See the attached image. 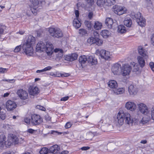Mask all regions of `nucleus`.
<instances>
[{"instance_id":"40","label":"nucleus","mask_w":154,"mask_h":154,"mask_svg":"<svg viewBox=\"0 0 154 154\" xmlns=\"http://www.w3.org/2000/svg\"><path fill=\"white\" fill-rule=\"evenodd\" d=\"M30 2L33 6L35 7L38 6L39 3H41L42 1L41 0H30Z\"/></svg>"},{"instance_id":"27","label":"nucleus","mask_w":154,"mask_h":154,"mask_svg":"<svg viewBox=\"0 0 154 154\" xmlns=\"http://www.w3.org/2000/svg\"><path fill=\"white\" fill-rule=\"evenodd\" d=\"M111 32L105 29L102 31L100 32L101 35L104 38H107L110 35Z\"/></svg>"},{"instance_id":"42","label":"nucleus","mask_w":154,"mask_h":154,"mask_svg":"<svg viewBox=\"0 0 154 154\" xmlns=\"http://www.w3.org/2000/svg\"><path fill=\"white\" fill-rule=\"evenodd\" d=\"M107 121L108 122L106 123H105V121H104L105 124V127H107L108 130H111L112 127V126L110 124L111 121L109 119H107Z\"/></svg>"},{"instance_id":"45","label":"nucleus","mask_w":154,"mask_h":154,"mask_svg":"<svg viewBox=\"0 0 154 154\" xmlns=\"http://www.w3.org/2000/svg\"><path fill=\"white\" fill-rule=\"evenodd\" d=\"M38 6L34 7L33 6V8H31L32 13L34 15H36L37 14L38 10L37 9Z\"/></svg>"},{"instance_id":"34","label":"nucleus","mask_w":154,"mask_h":154,"mask_svg":"<svg viewBox=\"0 0 154 154\" xmlns=\"http://www.w3.org/2000/svg\"><path fill=\"white\" fill-rule=\"evenodd\" d=\"M105 5L106 8L107 6H110L116 3V0H105Z\"/></svg>"},{"instance_id":"58","label":"nucleus","mask_w":154,"mask_h":154,"mask_svg":"<svg viewBox=\"0 0 154 154\" xmlns=\"http://www.w3.org/2000/svg\"><path fill=\"white\" fill-rule=\"evenodd\" d=\"M151 118L154 120V106L151 109Z\"/></svg>"},{"instance_id":"43","label":"nucleus","mask_w":154,"mask_h":154,"mask_svg":"<svg viewBox=\"0 0 154 154\" xmlns=\"http://www.w3.org/2000/svg\"><path fill=\"white\" fill-rule=\"evenodd\" d=\"M48 151L50 153L49 149V150L48 149L46 148H42L39 152L40 154H47Z\"/></svg>"},{"instance_id":"22","label":"nucleus","mask_w":154,"mask_h":154,"mask_svg":"<svg viewBox=\"0 0 154 154\" xmlns=\"http://www.w3.org/2000/svg\"><path fill=\"white\" fill-rule=\"evenodd\" d=\"M56 57L60 59L62 58L63 55V50L60 48H56L54 50Z\"/></svg>"},{"instance_id":"60","label":"nucleus","mask_w":154,"mask_h":154,"mask_svg":"<svg viewBox=\"0 0 154 154\" xmlns=\"http://www.w3.org/2000/svg\"><path fill=\"white\" fill-rule=\"evenodd\" d=\"M93 16V13L91 12H90L88 14V17L91 20Z\"/></svg>"},{"instance_id":"28","label":"nucleus","mask_w":154,"mask_h":154,"mask_svg":"<svg viewBox=\"0 0 154 154\" xmlns=\"http://www.w3.org/2000/svg\"><path fill=\"white\" fill-rule=\"evenodd\" d=\"M73 25L76 29H78L80 27L81 25V23L78 19L75 18L73 20Z\"/></svg>"},{"instance_id":"33","label":"nucleus","mask_w":154,"mask_h":154,"mask_svg":"<svg viewBox=\"0 0 154 154\" xmlns=\"http://www.w3.org/2000/svg\"><path fill=\"white\" fill-rule=\"evenodd\" d=\"M114 93L116 94H121L125 92V89L123 88H119L118 89L115 88L113 90Z\"/></svg>"},{"instance_id":"26","label":"nucleus","mask_w":154,"mask_h":154,"mask_svg":"<svg viewBox=\"0 0 154 154\" xmlns=\"http://www.w3.org/2000/svg\"><path fill=\"white\" fill-rule=\"evenodd\" d=\"M6 140V137L5 135L2 134L0 135V146L3 148L4 147Z\"/></svg>"},{"instance_id":"4","label":"nucleus","mask_w":154,"mask_h":154,"mask_svg":"<svg viewBox=\"0 0 154 154\" xmlns=\"http://www.w3.org/2000/svg\"><path fill=\"white\" fill-rule=\"evenodd\" d=\"M48 31L50 35L54 38H60L63 36L62 31L57 28H50L49 29Z\"/></svg>"},{"instance_id":"59","label":"nucleus","mask_w":154,"mask_h":154,"mask_svg":"<svg viewBox=\"0 0 154 154\" xmlns=\"http://www.w3.org/2000/svg\"><path fill=\"white\" fill-rule=\"evenodd\" d=\"M52 68V67L51 66H48L46 67L44 69V71L45 72L51 70Z\"/></svg>"},{"instance_id":"38","label":"nucleus","mask_w":154,"mask_h":154,"mask_svg":"<svg viewBox=\"0 0 154 154\" xmlns=\"http://www.w3.org/2000/svg\"><path fill=\"white\" fill-rule=\"evenodd\" d=\"M102 26L101 23L98 21L95 22L94 25V28L96 30H99L101 29Z\"/></svg>"},{"instance_id":"21","label":"nucleus","mask_w":154,"mask_h":154,"mask_svg":"<svg viewBox=\"0 0 154 154\" xmlns=\"http://www.w3.org/2000/svg\"><path fill=\"white\" fill-rule=\"evenodd\" d=\"M87 61L91 65L96 64L97 63V60L93 56H88L87 57Z\"/></svg>"},{"instance_id":"19","label":"nucleus","mask_w":154,"mask_h":154,"mask_svg":"<svg viewBox=\"0 0 154 154\" xmlns=\"http://www.w3.org/2000/svg\"><path fill=\"white\" fill-rule=\"evenodd\" d=\"M128 92L131 95H135L137 92V89L135 85H130L128 88Z\"/></svg>"},{"instance_id":"36","label":"nucleus","mask_w":154,"mask_h":154,"mask_svg":"<svg viewBox=\"0 0 154 154\" xmlns=\"http://www.w3.org/2000/svg\"><path fill=\"white\" fill-rule=\"evenodd\" d=\"M118 32L121 33H123L126 32V30L125 26L122 25H119L118 28Z\"/></svg>"},{"instance_id":"52","label":"nucleus","mask_w":154,"mask_h":154,"mask_svg":"<svg viewBox=\"0 0 154 154\" xmlns=\"http://www.w3.org/2000/svg\"><path fill=\"white\" fill-rule=\"evenodd\" d=\"M72 125L70 122H69L66 123L65 127L66 128H68L71 127Z\"/></svg>"},{"instance_id":"51","label":"nucleus","mask_w":154,"mask_h":154,"mask_svg":"<svg viewBox=\"0 0 154 154\" xmlns=\"http://www.w3.org/2000/svg\"><path fill=\"white\" fill-rule=\"evenodd\" d=\"M22 45H21L17 46L15 48V49H14V51L15 52H19L20 51V48L21 47L22 48Z\"/></svg>"},{"instance_id":"47","label":"nucleus","mask_w":154,"mask_h":154,"mask_svg":"<svg viewBox=\"0 0 154 154\" xmlns=\"http://www.w3.org/2000/svg\"><path fill=\"white\" fill-rule=\"evenodd\" d=\"M87 32V31L84 29H81L79 30V33L82 35H85Z\"/></svg>"},{"instance_id":"24","label":"nucleus","mask_w":154,"mask_h":154,"mask_svg":"<svg viewBox=\"0 0 154 154\" xmlns=\"http://www.w3.org/2000/svg\"><path fill=\"white\" fill-rule=\"evenodd\" d=\"M124 25L127 27H130L131 26L132 24V21L131 19L128 17L125 18L124 21Z\"/></svg>"},{"instance_id":"10","label":"nucleus","mask_w":154,"mask_h":154,"mask_svg":"<svg viewBox=\"0 0 154 154\" xmlns=\"http://www.w3.org/2000/svg\"><path fill=\"white\" fill-rule=\"evenodd\" d=\"M131 70V66L128 64H125L122 66L121 74L124 76L129 75Z\"/></svg>"},{"instance_id":"3","label":"nucleus","mask_w":154,"mask_h":154,"mask_svg":"<svg viewBox=\"0 0 154 154\" xmlns=\"http://www.w3.org/2000/svg\"><path fill=\"white\" fill-rule=\"evenodd\" d=\"M131 17L134 20H135L138 25L141 26H144L145 25V20L142 16L141 13L138 12L137 13L134 12L131 14Z\"/></svg>"},{"instance_id":"30","label":"nucleus","mask_w":154,"mask_h":154,"mask_svg":"<svg viewBox=\"0 0 154 154\" xmlns=\"http://www.w3.org/2000/svg\"><path fill=\"white\" fill-rule=\"evenodd\" d=\"M109 86L113 89L116 88L118 86V85L116 81L112 80L109 81L108 83Z\"/></svg>"},{"instance_id":"18","label":"nucleus","mask_w":154,"mask_h":154,"mask_svg":"<svg viewBox=\"0 0 154 154\" xmlns=\"http://www.w3.org/2000/svg\"><path fill=\"white\" fill-rule=\"evenodd\" d=\"M77 57L78 55L75 53L66 55L64 56V59L66 60L70 61H72L76 60L77 59Z\"/></svg>"},{"instance_id":"8","label":"nucleus","mask_w":154,"mask_h":154,"mask_svg":"<svg viewBox=\"0 0 154 154\" xmlns=\"http://www.w3.org/2000/svg\"><path fill=\"white\" fill-rule=\"evenodd\" d=\"M99 53L100 57L103 59L108 60L110 58L111 54L108 51H106L104 50H101L100 51L99 50H97L96 53L97 54Z\"/></svg>"},{"instance_id":"44","label":"nucleus","mask_w":154,"mask_h":154,"mask_svg":"<svg viewBox=\"0 0 154 154\" xmlns=\"http://www.w3.org/2000/svg\"><path fill=\"white\" fill-rule=\"evenodd\" d=\"M85 26L88 28L89 29H91V28L92 26L91 21H88L87 20H85Z\"/></svg>"},{"instance_id":"55","label":"nucleus","mask_w":154,"mask_h":154,"mask_svg":"<svg viewBox=\"0 0 154 154\" xmlns=\"http://www.w3.org/2000/svg\"><path fill=\"white\" fill-rule=\"evenodd\" d=\"M37 109H38L42 111H45V108L40 105H37L36 106Z\"/></svg>"},{"instance_id":"29","label":"nucleus","mask_w":154,"mask_h":154,"mask_svg":"<svg viewBox=\"0 0 154 154\" xmlns=\"http://www.w3.org/2000/svg\"><path fill=\"white\" fill-rule=\"evenodd\" d=\"M137 60L138 63L140 66L143 68L145 65V61L143 57L142 56H139L137 57Z\"/></svg>"},{"instance_id":"17","label":"nucleus","mask_w":154,"mask_h":154,"mask_svg":"<svg viewBox=\"0 0 154 154\" xmlns=\"http://www.w3.org/2000/svg\"><path fill=\"white\" fill-rule=\"evenodd\" d=\"M45 43L43 42L40 41L38 43L36 46V49L37 51L41 52L45 51Z\"/></svg>"},{"instance_id":"56","label":"nucleus","mask_w":154,"mask_h":154,"mask_svg":"<svg viewBox=\"0 0 154 154\" xmlns=\"http://www.w3.org/2000/svg\"><path fill=\"white\" fill-rule=\"evenodd\" d=\"M31 119L30 118L26 117L24 119V122L27 124H29L30 123Z\"/></svg>"},{"instance_id":"61","label":"nucleus","mask_w":154,"mask_h":154,"mask_svg":"<svg viewBox=\"0 0 154 154\" xmlns=\"http://www.w3.org/2000/svg\"><path fill=\"white\" fill-rule=\"evenodd\" d=\"M69 98V97H68V96L65 97H64L61 98V99L60 100L61 101H66Z\"/></svg>"},{"instance_id":"62","label":"nucleus","mask_w":154,"mask_h":154,"mask_svg":"<svg viewBox=\"0 0 154 154\" xmlns=\"http://www.w3.org/2000/svg\"><path fill=\"white\" fill-rule=\"evenodd\" d=\"M89 149L90 147L88 146H84L81 148V149L82 150H86Z\"/></svg>"},{"instance_id":"37","label":"nucleus","mask_w":154,"mask_h":154,"mask_svg":"<svg viewBox=\"0 0 154 154\" xmlns=\"http://www.w3.org/2000/svg\"><path fill=\"white\" fill-rule=\"evenodd\" d=\"M96 37H91L89 38L87 40L88 43L90 45L95 44L96 42Z\"/></svg>"},{"instance_id":"48","label":"nucleus","mask_w":154,"mask_h":154,"mask_svg":"<svg viewBox=\"0 0 154 154\" xmlns=\"http://www.w3.org/2000/svg\"><path fill=\"white\" fill-rule=\"evenodd\" d=\"M26 15L28 17L31 16L32 14V12L31 8H28L26 11Z\"/></svg>"},{"instance_id":"23","label":"nucleus","mask_w":154,"mask_h":154,"mask_svg":"<svg viewBox=\"0 0 154 154\" xmlns=\"http://www.w3.org/2000/svg\"><path fill=\"white\" fill-rule=\"evenodd\" d=\"M8 139L12 140V142L14 144H17L19 143V139L15 135L13 134H9Z\"/></svg>"},{"instance_id":"31","label":"nucleus","mask_w":154,"mask_h":154,"mask_svg":"<svg viewBox=\"0 0 154 154\" xmlns=\"http://www.w3.org/2000/svg\"><path fill=\"white\" fill-rule=\"evenodd\" d=\"M136 119H138V121L137 123H136V124H134V125H136V124H137L139 122V124L140 126H142L143 125L146 124L149 121V119H147L145 118H143L141 120L139 121V118L138 117H137V118H136V117L135 118Z\"/></svg>"},{"instance_id":"2","label":"nucleus","mask_w":154,"mask_h":154,"mask_svg":"<svg viewBox=\"0 0 154 154\" xmlns=\"http://www.w3.org/2000/svg\"><path fill=\"white\" fill-rule=\"evenodd\" d=\"M35 39L32 35H29L26 38V41L22 45V49L26 55L32 56L34 54L32 46L35 43Z\"/></svg>"},{"instance_id":"35","label":"nucleus","mask_w":154,"mask_h":154,"mask_svg":"<svg viewBox=\"0 0 154 154\" xmlns=\"http://www.w3.org/2000/svg\"><path fill=\"white\" fill-rule=\"evenodd\" d=\"M105 0H97V5L100 7L102 9L103 8H106V6L105 5Z\"/></svg>"},{"instance_id":"39","label":"nucleus","mask_w":154,"mask_h":154,"mask_svg":"<svg viewBox=\"0 0 154 154\" xmlns=\"http://www.w3.org/2000/svg\"><path fill=\"white\" fill-rule=\"evenodd\" d=\"M131 67H133V71L134 72H136L139 69V67L138 64L135 63L134 62L131 63Z\"/></svg>"},{"instance_id":"63","label":"nucleus","mask_w":154,"mask_h":154,"mask_svg":"<svg viewBox=\"0 0 154 154\" xmlns=\"http://www.w3.org/2000/svg\"><path fill=\"white\" fill-rule=\"evenodd\" d=\"M151 43L154 45V34H153L151 37Z\"/></svg>"},{"instance_id":"20","label":"nucleus","mask_w":154,"mask_h":154,"mask_svg":"<svg viewBox=\"0 0 154 154\" xmlns=\"http://www.w3.org/2000/svg\"><path fill=\"white\" fill-rule=\"evenodd\" d=\"M138 52L139 54L144 57L145 59L148 58V53L141 46H139L138 48Z\"/></svg>"},{"instance_id":"32","label":"nucleus","mask_w":154,"mask_h":154,"mask_svg":"<svg viewBox=\"0 0 154 154\" xmlns=\"http://www.w3.org/2000/svg\"><path fill=\"white\" fill-rule=\"evenodd\" d=\"M87 61V57L85 55L81 56L79 58V62L81 66H82V64H85Z\"/></svg>"},{"instance_id":"15","label":"nucleus","mask_w":154,"mask_h":154,"mask_svg":"<svg viewBox=\"0 0 154 154\" xmlns=\"http://www.w3.org/2000/svg\"><path fill=\"white\" fill-rule=\"evenodd\" d=\"M125 107L127 109L131 111H134L136 108L135 104L134 102L131 101L127 102L125 103Z\"/></svg>"},{"instance_id":"57","label":"nucleus","mask_w":154,"mask_h":154,"mask_svg":"<svg viewBox=\"0 0 154 154\" xmlns=\"http://www.w3.org/2000/svg\"><path fill=\"white\" fill-rule=\"evenodd\" d=\"M45 119L46 121H50L51 118L48 114H46L45 116Z\"/></svg>"},{"instance_id":"41","label":"nucleus","mask_w":154,"mask_h":154,"mask_svg":"<svg viewBox=\"0 0 154 154\" xmlns=\"http://www.w3.org/2000/svg\"><path fill=\"white\" fill-rule=\"evenodd\" d=\"M6 27L4 25H2L0 26V38H1V35L4 34L5 32H6L5 31L6 29Z\"/></svg>"},{"instance_id":"12","label":"nucleus","mask_w":154,"mask_h":154,"mask_svg":"<svg viewBox=\"0 0 154 154\" xmlns=\"http://www.w3.org/2000/svg\"><path fill=\"white\" fill-rule=\"evenodd\" d=\"M138 109L143 114L146 115L149 112V109L144 104L141 103L138 105Z\"/></svg>"},{"instance_id":"13","label":"nucleus","mask_w":154,"mask_h":154,"mask_svg":"<svg viewBox=\"0 0 154 154\" xmlns=\"http://www.w3.org/2000/svg\"><path fill=\"white\" fill-rule=\"evenodd\" d=\"M6 108L8 110L11 111L13 110L16 107V103L14 101L8 100L6 102Z\"/></svg>"},{"instance_id":"64","label":"nucleus","mask_w":154,"mask_h":154,"mask_svg":"<svg viewBox=\"0 0 154 154\" xmlns=\"http://www.w3.org/2000/svg\"><path fill=\"white\" fill-rule=\"evenodd\" d=\"M75 14L76 17V18L78 19L79 17V11L78 10H75Z\"/></svg>"},{"instance_id":"49","label":"nucleus","mask_w":154,"mask_h":154,"mask_svg":"<svg viewBox=\"0 0 154 154\" xmlns=\"http://www.w3.org/2000/svg\"><path fill=\"white\" fill-rule=\"evenodd\" d=\"M5 114L3 112H0V118L1 119L3 120L5 118Z\"/></svg>"},{"instance_id":"7","label":"nucleus","mask_w":154,"mask_h":154,"mask_svg":"<svg viewBox=\"0 0 154 154\" xmlns=\"http://www.w3.org/2000/svg\"><path fill=\"white\" fill-rule=\"evenodd\" d=\"M31 123L33 125H38L43 122V119L41 116L37 114H34L31 116Z\"/></svg>"},{"instance_id":"5","label":"nucleus","mask_w":154,"mask_h":154,"mask_svg":"<svg viewBox=\"0 0 154 154\" xmlns=\"http://www.w3.org/2000/svg\"><path fill=\"white\" fill-rule=\"evenodd\" d=\"M112 9L116 14L119 15L126 13L127 11L126 8L124 7L116 5L113 6Z\"/></svg>"},{"instance_id":"25","label":"nucleus","mask_w":154,"mask_h":154,"mask_svg":"<svg viewBox=\"0 0 154 154\" xmlns=\"http://www.w3.org/2000/svg\"><path fill=\"white\" fill-rule=\"evenodd\" d=\"M105 23L108 28L111 29L112 27V25L113 23V20L110 18H107L105 20Z\"/></svg>"},{"instance_id":"50","label":"nucleus","mask_w":154,"mask_h":154,"mask_svg":"<svg viewBox=\"0 0 154 154\" xmlns=\"http://www.w3.org/2000/svg\"><path fill=\"white\" fill-rule=\"evenodd\" d=\"M87 4L90 6H92L94 3V0H86Z\"/></svg>"},{"instance_id":"54","label":"nucleus","mask_w":154,"mask_h":154,"mask_svg":"<svg viewBox=\"0 0 154 154\" xmlns=\"http://www.w3.org/2000/svg\"><path fill=\"white\" fill-rule=\"evenodd\" d=\"M7 71V69L6 68H0V73H5Z\"/></svg>"},{"instance_id":"6","label":"nucleus","mask_w":154,"mask_h":154,"mask_svg":"<svg viewBox=\"0 0 154 154\" xmlns=\"http://www.w3.org/2000/svg\"><path fill=\"white\" fill-rule=\"evenodd\" d=\"M60 147L57 145H54L49 148L50 152L54 154H66L68 153L67 151H64L60 153Z\"/></svg>"},{"instance_id":"14","label":"nucleus","mask_w":154,"mask_h":154,"mask_svg":"<svg viewBox=\"0 0 154 154\" xmlns=\"http://www.w3.org/2000/svg\"><path fill=\"white\" fill-rule=\"evenodd\" d=\"M17 94L21 99L26 100L28 97L27 92L25 91L22 89L18 90L17 92Z\"/></svg>"},{"instance_id":"1","label":"nucleus","mask_w":154,"mask_h":154,"mask_svg":"<svg viewBox=\"0 0 154 154\" xmlns=\"http://www.w3.org/2000/svg\"><path fill=\"white\" fill-rule=\"evenodd\" d=\"M116 121L120 125H122L124 121L129 125H132L133 124L137 123L138 119H136L135 118L131 119L129 113L124 112L123 110H120L117 114Z\"/></svg>"},{"instance_id":"11","label":"nucleus","mask_w":154,"mask_h":154,"mask_svg":"<svg viewBox=\"0 0 154 154\" xmlns=\"http://www.w3.org/2000/svg\"><path fill=\"white\" fill-rule=\"evenodd\" d=\"M45 51L47 54L49 56L51 55L53 53V46L52 44L50 42H47L45 45Z\"/></svg>"},{"instance_id":"53","label":"nucleus","mask_w":154,"mask_h":154,"mask_svg":"<svg viewBox=\"0 0 154 154\" xmlns=\"http://www.w3.org/2000/svg\"><path fill=\"white\" fill-rule=\"evenodd\" d=\"M150 67L152 71L154 72V63L153 62H151L149 64Z\"/></svg>"},{"instance_id":"9","label":"nucleus","mask_w":154,"mask_h":154,"mask_svg":"<svg viewBox=\"0 0 154 154\" xmlns=\"http://www.w3.org/2000/svg\"><path fill=\"white\" fill-rule=\"evenodd\" d=\"M122 66L119 63H116L114 65L112 68V72L114 75H119L121 73Z\"/></svg>"},{"instance_id":"16","label":"nucleus","mask_w":154,"mask_h":154,"mask_svg":"<svg viewBox=\"0 0 154 154\" xmlns=\"http://www.w3.org/2000/svg\"><path fill=\"white\" fill-rule=\"evenodd\" d=\"M29 94L32 95H36L39 93L38 88L36 87L30 86L29 89Z\"/></svg>"},{"instance_id":"46","label":"nucleus","mask_w":154,"mask_h":154,"mask_svg":"<svg viewBox=\"0 0 154 154\" xmlns=\"http://www.w3.org/2000/svg\"><path fill=\"white\" fill-rule=\"evenodd\" d=\"M96 42H95V44L98 46H100L102 45L103 41L102 40L99 39L98 37H96Z\"/></svg>"}]
</instances>
